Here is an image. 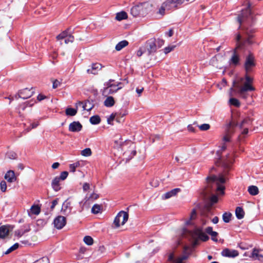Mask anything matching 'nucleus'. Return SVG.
<instances>
[{
  "mask_svg": "<svg viewBox=\"0 0 263 263\" xmlns=\"http://www.w3.org/2000/svg\"><path fill=\"white\" fill-rule=\"evenodd\" d=\"M82 126L78 121H73L69 125V130L72 132H78L82 129Z\"/></svg>",
  "mask_w": 263,
  "mask_h": 263,
  "instance_id": "14",
  "label": "nucleus"
},
{
  "mask_svg": "<svg viewBox=\"0 0 263 263\" xmlns=\"http://www.w3.org/2000/svg\"><path fill=\"white\" fill-rule=\"evenodd\" d=\"M145 48L149 54L155 52L157 50L155 41L154 40H151L147 42L145 44Z\"/></svg>",
  "mask_w": 263,
  "mask_h": 263,
  "instance_id": "10",
  "label": "nucleus"
},
{
  "mask_svg": "<svg viewBox=\"0 0 263 263\" xmlns=\"http://www.w3.org/2000/svg\"><path fill=\"white\" fill-rule=\"evenodd\" d=\"M81 106H82L83 110L87 111H90L93 108V105L89 101H86L84 104L82 103Z\"/></svg>",
  "mask_w": 263,
  "mask_h": 263,
  "instance_id": "32",
  "label": "nucleus"
},
{
  "mask_svg": "<svg viewBox=\"0 0 263 263\" xmlns=\"http://www.w3.org/2000/svg\"><path fill=\"white\" fill-rule=\"evenodd\" d=\"M166 9H170L166 1H164L161 6H159L156 12V15L161 18L163 17L165 14Z\"/></svg>",
  "mask_w": 263,
  "mask_h": 263,
  "instance_id": "9",
  "label": "nucleus"
},
{
  "mask_svg": "<svg viewBox=\"0 0 263 263\" xmlns=\"http://www.w3.org/2000/svg\"><path fill=\"white\" fill-rule=\"evenodd\" d=\"M70 205V203L69 201L67 200L65 201L62 205L61 210L63 212L66 211V210L69 209Z\"/></svg>",
  "mask_w": 263,
  "mask_h": 263,
  "instance_id": "42",
  "label": "nucleus"
},
{
  "mask_svg": "<svg viewBox=\"0 0 263 263\" xmlns=\"http://www.w3.org/2000/svg\"><path fill=\"white\" fill-rule=\"evenodd\" d=\"M92 152L90 148L87 147L81 151V155L83 157H89L91 155Z\"/></svg>",
  "mask_w": 263,
  "mask_h": 263,
  "instance_id": "35",
  "label": "nucleus"
},
{
  "mask_svg": "<svg viewBox=\"0 0 263 263\" xmlns=\"http://www.w3.org/2000/svg\"><path fill=\"white\" fill-rule=\"evenodd\" d=\"M217 233L215 231H213L211 234V238L214 241H217V239L216 238L217 236Z\"/></svg>",
  "mask_w": 263,
  "mask_h": 263,
  "instance_id": "49",
  "label": "nucleus"
},
{
  "mask_svg": "<svg viewBox=\"0 0 263 263\" xmlns=\"http://www.w3.org/2000/svg\"><path fill=\"white\" fill-rule=\"evenodd\" d=\"M206 179L209 182H214L216 183L217 185V191L219 192V194L221 195H223L224 192V187L222 185H219V183H223L225 182V179L221 176L220 175L219 176H212L208 177Z\"/></svg>",
  "mask_w": 263,
  "mask_h": 263,
  "instance_id": "5",
  "label": "nucleus"
},
{
  "mask_svg": "<svg viewBox=\"0 0 263 263\" xmlns=\"http://www.w3.org/2000/svg\"><path fill=\"white\" fill-rule=\"evenodd\" d=\"M98 197H99V196L97 194L93 193L92 194H91V195L89 197V199H91L92 200H95V199H97L98 198Z\"/></svg>",
  "mask_w": 263,
  "mask_h": 263,
  "instance_id": "51",
  "label": "nucleus"
},
{
  "mask_svg": "<svg viewBox=\"0 0 263 263\" xmlns=\"http://www.w3.org/2000/svg\"><path fill=\"white\" fill-rule=\"evenodd\" d=\"M153 5L149 3H144L134 6L131 9V14L133 16H144L153 10Z\"/></svg>",
  "mask_w": 263,
  "mask_h": 263,
  "instance_id": "1",
  "label": "nucleus"
},
{
  "mask_svg": "<svg viewBox=\"0 0 263 263\" xmlns=\"http://www.w3.org/2000/svg\"><path fill=\"white\" fill-rule=\"evenodd\" d=\"M0 189H1V190L3 192H5L6 191L7 185H6V183L5 182V181H2L0 182Z\"/></svg>",
  "mask_w": 263,
  "mask_h": 263,
  "instance_id": "47",
  "label": "nucleus"
},
{
  "mask_svg": "<svg viewBox=\"0 0 263 263\" xmlns=\"http://www.w3.org/2000/svg\"><path fill=\"white\" fill-rule=\"evenodd\" d=\"M195 235L197 237L203 241H206L209 239V237L202 232L201 229H197L195 231Z\"/></svg>",
  "mask_w": 263,
  "mask_h": 263,
  "instance_id": "21",
  "label": "nucleus"
},
{
  "mask_svg": "<svg viewBox=\"0 0 263 263\" xmlns=\"http://www.w3.org/2000/svg\"><path fill=\"white\" fill-rule=\"evenodd\" d=\"M187 257L185 256L179 257L176 259H173V255H170L168 257V259L171 261H172V263H186V260L187 259Z\"/></svg>",
  "mask_w": 263,
  "mask_h": 263,
  "instance_id": "19",
  "label": "nucleus"
},
{
  "mask_svg": "<svg viewBox=\"0 0 263 263\" xmlns=\"http://www.w3.org/2000/svg\"><path fill=\"white\" fill-rule=\"evenodd\" d=\"M218 221H219V219H218V218L217 217H216H216H214L213 218L212 220V222H213L214 224H216V223H217L218 222Z\"/></svg>",
  "mask_w": 263,
  "mask_h": 263,
  "instance_id": "60",
  "label": "nucleus"
},
{
  "mask_svg": "<svg viewBox=\"0 0 263 263\" xmlns=\"http://www.w3.org/2000/svg\"><path fill=\"white\" fill-rule=\"evenodd\" d=\"M101 65L99 63H93L87 69V72L91 74L97 73L101 69Z\"/></svg>",
  "mask_w": 263,
  "mask_h": 263,
  "instance_id": "17",
  "label": "nucleus"
},
{
  "mask_svg": "<svg viewBox=\"0 0 263 263\" xmlns=\"http://www.w3.org/2000/svg\"><path fill=\"white\" fill-rule=\"evenodd\" d=\"M241 81L243 82V84L238 91V93L241 98L247 99L248 97L247 91H254L255 89L253 86V80L252 78L246 76L245 79H241Z\"/></svg>",
  "mask_w": 263,
  "mask_h": 263,
  "instance_id": "2",
  "label": "nucleus"
},
{
  "mask_svg": "<svg viewBox=\"0 0 263 263\" xmlns=\"http://www.w3.org/2000/svg\"><path fill=\"white\" fill-rule=\"evenodd\" d=\"M82 102H78L75 104V108L68 107L65 109V114L67 116H74L77 113L78 107L81 106Z\"/></svg>",
  "mask_w": 263,
  "mask_h": 263,
  "instance_id": "11",
  "label": "nucleus"
},
{
  "mask_svg": "<svg viewBox=\"0 0 263 263\" xmlns=\"http://www.w3.org/2000/svg\"><path fill=\"white\" fill-rule=\"evenodd\" d=\"M5 179L8 182H13L16 180V178L13 171H8L5 175Z\"/></svg>",
  "mask_w": 263,
  "mask_h": 263,
  "instance_id": "20",
  "label": "nucleus"
},
{
  "mask_svg": "<svg viewBox=\"0 0 263 263\" xmlns=\"http://www.w3.org/2000/svg\"><path fill=\"white\" fill-rule=\"evenodd\" d=\"M206 232L207 233L211 235V234L213 232L212 228L211 227H208L206 229Z\"/></svg>",
  "mask_w": 263,
  "mask_h": 263,
  "instance_id": "55",
  "label": "nucleus"
},
{
  "mask_svg": "<svg viewBox=\"0 0 263 263\" xmlns=\"http://www.w3.org/2000/svg\"><path fill=\"white\" fill-rule=\"evenodd\" d=\"M33 91L28 88H24L19 92V97L23 99H27L32 96Z\"/></svg>",
  "mask_w": 263,
  "mask_h": 263,
  "instance_id": "13",
  "label": "nucleus"
},
{
  "mask_svg": "<svg viewBox=\"0 0 263 263\" xmlns=\"http://www.w3.org/2000/svg\"><path fill=\"white\" fill-rule=\"evenodd\" d=\"M32 263H49V259L46 257H42Z\"/></svg>",
  "mask_w": 263,
  "mask_h": 263,
  "instance_id": "45",
  "label": "nucleus"
},
{
  "mask_svg": "<svg viewBox=\"0 0 263 263\" xmlns=\"http://www.w3.org/2000/svg\"><path fill=\"white\" fill-rule=\"evenodd\" d=\"M89 121L92 124L96 125L100 123L101 119L99 116L96 115L91 117Z\"/></svg>",
  "mask_w": 263,
  "mask_h": 263,
  "instance_id": "34",
  "label": "nucleus"
},
{
  "mask_svg": "<svg viewBox=\"0 0 263 263\" xmlns=\"http://www.w3.org/2000/svg\"><path fill=\"white\" fill-rule=\"evenodd\" d=\"M251 15L250 4L247 2L245 6L238 14V21L240 23L243 20L248 17Z\"/></svg>",
  "mask_w": 263,
  "mask_h": 263,
  "instance_id": "7",
  "label": "nucleus"
},
{
  "mask_svg": "<svg viewBox=\"0 0 263 263\" xmlns=\"http://www.w3.org/2000/svg\"><path fill=\"white\" fill-rule=\"evenodd\" d=\"M45 96L42 94H39L37 97V100L41 101L45 98Z\"/></svg>",
  "mask_w": 263,
  "mask_h": 263,
  "instance_id": "52",
  "label": "nucleus"
},
{
  "mask_svg": "<svg viewBox=\"0 0 263 263\" xmlns=\"http://www.w3.org/2000/svg\"><path fill=\"white\" fill-rule=\"evenodd\" d=\"M248 192L251 195H256L259 193L258 188L255 185H251L248 187Z\"/></svg>",
  "mask_w": 263,
  "mask_h": 263,
  "instance_id": "30",
  "label": "nucleus"
},
{
  "mask_svg": "<svg viewBox=\"0 0 263 263\" xmlns=\"http://www.w3.org/2000/svg\"><path fill=\"white\" fill-rule=\"evenodd\" d=\"M238 254L237 251L229 249H225L221 252L222 256L227 257H235L237 256Z\"/></svg>",
  "mask_w": 263,
  "mask_h": 263,
  "instance_id": "12",
  "label": "nucleus"
},
{
  "mask_svg": "<svg viewBox=\"0 0 263 263\" xmlns=\"http://www.w3.org/2000/svg\"><path fill=\"white\" fill-rule=\"evenodd\" d=\"M248 133V129L247 128H245L243 130V131L242 132V133L243 134H247Z\"/></svg>",
  "mask_w": 263,
  "mask_h": 263,
  "instance_id": "64",
  "label": "nucleus"
},
{
  "mask_svg": "<svg viewBox=\"0 0 263 263\" xmlns=\"http://www.w3.org/2000/svg\"><path fill=\"white\" fill-rule=\"evenodd\" d=\"M61 44L71 43L74 40L73 36L67 31H63L57 36Z\"/></svg>",
  "mask_w": 263,
  "mask_h": 263,
  "instance_id": "6",
  "label": "nucleus"
},
{
  "mask_svg": "<svg viewBox=\"0 0 263 263\" xmlns=\"http://www.w3.org/2000/svg\"><path fill=\"white\" fill-rule=\"evenodd\" d=\"M235 215L237 219H241L245 216V212L242 208L237 207L235 210Z\"/></svg>",
  "mask_w": 263,
  "mask_h": 263,
  "instance_id": "27",
  "label": "nucleus"
},
{
  "mask_svg": "<svg viewBox=\"0 0 263 263\" xmlns=\"http://www.w3.org/2000/svg\"><path fill=\"white\" fill-rule=\"evenodd\" d=\"M187 130L189 132H193L194 131V128L192 125H189L187 127Z\"/></svg>",
  "mask_w": 263,
  "mask_h": 263,
  "instance_id": "58",
  "label": "nucleus"
},
{
  "mask_svg": "<svg viewBox=\"0 0 263 263\" xmlns=\"http://www.w3.org/2000/svg\"><path fill=\"white\" fill-rule=\"evenodd\" d=\"M68 175V173L66 171H64V172H62L60 174V177H59V178H60V180H64L65 179H66Z\"/></svg>",
  "mask_w": 263,
  "mask_h": 263,
  "instance_id": "48",
  "label": "nucleus"
},
{
  "mask_svg": "<svg viewBox=\"0 0 263 263\" xmlns=\"http://www.w3.org/2000/svg\"><path fill=\"white\" fill-rule=\"evenodd\" d=\"M128 42L126 40L121 41L116 45L115 49L117 51H120L123 48L127 46L128 45Z\"/></svg>",
  "mask_w": 263,
  "mask_h": 263,
  "instance_id": "29",
  "label": "nucleus"
},
{
  "mask_svg": "<svg viewBox=\"0 0 263 263\" xmlns=\"http://www.w3.org/2000/svg\"><path fill=\"white\" fill-rule=\"evenodd\" d=\"M120 83L115 82L114 80H109L105 84L104 93L111 94L117 92L119 89L122 88V87L120 86Z\"/></svg>",
  "mask_w": 263,
  "mask_h": 263,
  "instance_id": "4",
  "label": "nucleus"
},
{
  "mask_svg": "<svg viewBox=\"0 0 263 263\" xmlns=\"http://www.w3.org/2000/svg\"><path fill=\"white\" fill-rule=\"evenodd\" d=\"M180 191V189L178 188H176L171 191L165 193L163 195L162 198L164 199H168L173 196H175Z\"/></svg>",
  "mask_w": 263,
  "mask_h": 263,
  "instance_id": "23",
  "label": "nucleus"
},
{
  "mask_svg": "<svg viewBox=\"0 0 263 263\" xmlns=\"http://www.w3.org/2000/svg\"><path fill=\"white\" fill-rule=\"evenodd\" d=\"M176 47L175 45H169L164 48V52L165 54L173 51Z\"/></svg>",
  "mask_w": 263,
  "mask_h": 263,
  "instance_id": "44",
  "label": "nucleus"
},
{
  "mask_svg": "<svg viewBox=\"0 0 263 263\" xmlns=\"http://www.w3.org/2000/svg\"><path fill=\"white\" fill-rule=\"evenodd\" d=\"M198 127L201 130H206L210 128V126L209 124L204 123L199 125Z\"/></svg>",
  "mask_w": 263,
  "mask_h": 263,
  "instance_id": "46",
  "label": "nucleus"
},
{
  "mask_svg": "<svg viewBox=\"0 0 263 263\" xmlns=\"http://www.w3.org/2000/svg\"><path fill=\"white\" fill-rule=\"evenodd\" d=\"M143 51L142 50V49H139L137 51V55L138 56V57H141L143 54Z\"/></svg>",
  "mask_w": 263,
  "mask_h": 263,
  "instance_id": "57",
  "label": "nucleus"
},
{
  "mask_svg": "<svg viewBox=\"0 0 263 263\" xmlns=\"http://www.w3.org/2000/svg\"><path fill=\"white\" fill-rule=\"evenodd\" d=\"M238 62H239L238 57L236 54H234L231 59L230 64L236 65L238 63Z\"/></svg>",
  "mask_w": 263,
  "mask_h": 263,
  "instance_id": "41",
  "label": "nucleus"
},
{
  "mask_svg": "<svg viewBox=\"0 0 263 263\" xmlns=\"http://www.w3.org/2000/svg\"><path fill=\"white\" fill-rule=\"evenodd\" d=\"M101 210V205L98 204H95L93 205L91 209V212L93 214H98L99 213Z\"/></svg>",
  "mask_w": 263,
  "mask_h": 263,
  "instance_id": "38",
  "label": "nucleus"
},
{
  "mask_svg": "<svg viewBox=\"0 0 263 263\" xmlns=\"http://www.w3.org/2000/svg\"><path fill=\"white\" fill-rule=\"evenodd\" d=\"M58 199L54 200L52 202V205H51V208L53 209L54 208V206L58 204Z\"/></svg>",
  "mask_w": 263,
  "mask_h": 263,
  "instance_id": "56",
  "label": "nucleus"
},
{
  "mask_svg": "<svg viewBox=\"0 0 263 263\" xmlns=\"http://www.w3.org/2000/svg\"><path fill=\"white\" fill-rule=\"evenodd\" d=\"M251 257L254 260H257L259 261L263 262V255L260 254L258 250L253 249Z\"/></svg>",
  "mask_w": 263,
  "mask_h": 263,
  "instance_id": "18",
  "label": "nucleus"
},
{
  "mask_svg": "<svg viewBox=\"0 0 263 263\" xmlns=\"http://www.w3.org/2000/svg\"><path fill=\"white\" fill-rule=\"evenodd\" d=\"M196 210L195 209L192 210L191 215H190V219L189 220H185V223L186 224H190V221L191 220L194 219L196 217Z\"/></svg>",
  "mask_w": 263,
  "mask_h": 263,
  "instance_id": "40",
  "label": "nucleus"
},
{
  "mask_svg": "<svg viewBox=\"0 0 263 263\" xmlns=\"http://www.w3.org/2000/svg\"><path fill=\"white\" fill-rule=\"evenodd\" d=\"M227 84V82L226 81V80L223 79L222 80L221 83H220V85L222 86H225Z\"/></svg>",
  "mask_w": 263,
  "mask_h": 263,
  "instance_id": "62",
  "label": "nucleus"
},
{
  "mask_svg": "<svg viewBox=\"0 0 263 263\" xmlns=\"http://www.w3.org/2000/svg\"><path fill=\"white\" fill-rule=\"evenodd\" d=\"M104 105L106 107H111L115 104V100L112 97H108L104 102Z\"/></svg>",
  "mask_w": 263,
  "mask_h": 263,
  "instance_id": "31",
  "label": "nucleus"
},
{
  "mask_svg": "<svg viewBox=\"0 0 263 263\" xmlns=\"http://www.w3.org/2000/svg\"><path fill=\"white\" fill-rule=\"evenodd\" d=\"M211 201L213 203H216L218 201V197L216 196H213L211 197Z\"/></svg>",
  "mask_w": 263,
  "mask_h": 263,
  "instance_id": "54",
  "label": "nucleus"
},
{
  "mask_svg": "<svg viewBox=\"0 0 263 263\" xmlns=\"http://www.w3.org/2000/svg\"><path fill=\"white\" fill-rule=\"evenodd\" d=\"M189 0H185L188 2ZM170 9H171L172 7L174 8H177L178 6L182 5L185 0H166Z\"/></svg>",
  "mask_w": 263,
  "mask_h": 263,
  "instance_id": "15",
  "label": "nucleus"
},
{
  "mask_svg": "<svg viewBox=\"0 0 263 263\" xmlns=\"http://www.w3.org/2000/svg\"><path fill=\"white\" fill-rule=\"evenodd\" d=\"M232 214L230 212H224L222 214V220L226 223H228L230 221L232 218Z\"/></svg>",
  "mask_w": 263,
  "mask_h": 263,
  "instance_id": "33",
  "label": "nucleus"
},
{
  "mask_svg": "<svg viewBox=\"0 0 263 263\" xmlns=\"http://www.w3.org/2000/svg\"><path fill=\"white\" fill-rule=\"evenodd\" d=\"M59 165L58 162H54L52 164V168L53 169H56L59 166Z\"/></svg>",
  "mask_w": 263,
  "mask_h": 263,
  "instance_id": "59",
  "label": "nucleus"
},
{
  "mask_svg": "<svg viewBox=\"0 0 263 263\" xmlns=\"http://www.w3.org/2000/svg\"><path fill=\"white\" fill-rule=\"evenodd\" d=\"M223 140L225 142H227V141H229L230 139H229V138L227 137V136H225L223 138Z\"/></svg>",
  "mask_w": 263,
  "mask_h": 263,
  "instance_id": "63",
  "label": "nucleus"
},
{
  "mask_svg": "<svg viewBox=\"0 0 263 263\" xmlns=\"http://www.w3.org/2000/svg\"><path fill=\"white\" fill-rule=\"evenodd\" d=\"M228 104L230 106H234L237 107H239L240 106V101L236 98L231 97L229 101Z\"/></svg>",
  "mask_w": 263,
  "mask_h": 263,
  "instance_id": "28",
  "label": "nucleus"
},
{
  "mask_svg": "<svg viewBox=\"0 0 263 263\" xmlns=\"http://www.w3.org/2000/svg\"><path fill=\"white\" fill-rule=\"evenodd\" d=\"M143 90V88H141L140 89H137L136 92L138 94V96H140L141 93L142 92Z\"/></svg>",
  "mask_w": 263,
  "mask_h": 263,
  "instance_id": "61",
  "label": "nucleus"
},
{
  "mask_svg": "<svg viewBox=\"0 0 263 263\" xmlns=\"http://www.w3.org/2000/svg\"><path fill=\"white\" fill-rule=\"evenodd\" d=\"M19 244L18 243H14L13 246L10 247L5 252L6 254H9L11 252L17 249L18 248Z\"/></svg>",
  "mask_w": 263,
  "mask_h": 263,
  "instance_id": "43",
  "label": "nucleus"
},
{
  "mask_svg": "<svg viewBox=\"0 0 263 263\" xmlns=\"http://www.w3.org/2000/svg\"><path fill=\"white\" fill-rule=\"evenodd\" d=\"M84 242L88 246H91L93 243V239L91 237L89 236H86L84 237L83 239Z\"/></svg>",
  "mask_w": 263,
  "mask_h": 263,
  "instance_id": "37",
  "label": "nucleus"
},
{
  "mask_svg": "<svg viewBox=\"0 0 263 263\" xmlns=\"http://www.w3.org/2000/svg\"><path fill=\"white\" fill-rule=\"evenodd\" d=\"M41 211V208L37 204H33L31 206L30 211L28 212L29 215H39Z\"/></svg>",
  "mask_w": 263,
  "mask_h": 263,
  "instance_id": "22",
  "label": "nucleus"
},
{
  "mask_svg": "<svg viewBox=\"0 0 263 263\" xmlns=\"http://www.w3.org/2000/svg\"><path fill=\"white\" fill-rule=\"evenodd\" d=\"M80 166V162L77 161L69 165L70 171L72 173L75 172L76 168Z\"/></svg>",
  "mask_w": 263,
  "mask_h": 263,
  "instance_id": "39",
  "label": "nucleus"
},
{
  "mask_svg": "<svg viewBox=\"0 0 263 263\" xmlns=\"http://www.w3.org/2000/svg\"><path fill=\"white\" fill-rule=\"evenodd\" d=\"M60 84H61V83L60 81H59L57 80H54L52 83V87H53V88H56L58 87H59Z\"/></svg>",
  "mask_w": 263,
  "mask_h": 263,
  "instance_id": "50",
  "label": "nucleus"
},
{
  "mask_svg": "<svg viewBox=\"0 0 263 263\" xmlns=\"http://www.w3.org/2000/svg\"><path fill=\"white\" fill-rule=\"evenodd\" d=\"M9 233L8 227L6 226L0 227V238H5Z\"/></svg>",
  "mask_w": 263,
  "mask_h": 263,
  "instance_id": "26",
  "label": "nucleus"
},
{
  "mask_svg": "<svg viewBox=\"0 0 263 263\" xmlns=\"http://www.w3.org/2000/svg\"><path fill=\"white\" fill-rule=\"evenodd\" d=\"M66 223L65 217L62 216H58L55 218L53 221V224L55 228L57 229H61Z\"/></svg>",
  "mask_w": 263,
  "mask_h": 263,
  "instance_id": "8",
  "label": "nucleus"
},
{
  "mask_svg": "<svg viewBox=\"0 0 263 263\" xmlns=\"http://www.w3.org/2000/svg\"><path fill=\"white\" fill-rule=\"evenodd\" d=\"M128 17L126 12L122 11L116 13L115 20L118 21H121L123 20H126Z\"/></svg>",
  "mask_w": 263,
  "mask_h": 263,
  "instance_id": "25",
  "label": "nucleus"
},
{
  "mask_svg": "<svg viewBox=\"0 0 263 263\" xmlns=\"http://www.w3.org/2000/svg\"><path fill=\"white\" fill-rule=\"evenodd\" d=\"M117 116V114L113 112L107 118V123L109 125H112L114 124L113 121L115 119V118Z\"/></svg>",
  "mask_w": 263,
  "mask_h": 263,
  "instance_id": "36",
  "label": "nucleus"
},
{
  "mask_svg": "<svg viewBox=\"0 0 263 263\" xmlns=\"http://www.w3.org/2000/svg\"><path fill=\"white\" fill-rule=\"evenodd\" d=\"M60 178L58 177H56L53 179L52 181L51 185L53 189L55 191H58L61 189L60 184Z\"/></svg>",
  "mask_w": 263,
  "mask_h": 263,
  "instance_id": "24",
  "label": "nucleus"
},
{
  "mask_svg": "<svg viewBox=\"0 0 263 263\" xmlns=\"http://www.w3.org/2000/svg\"><path fill=\"white\" fill-rule=\"evenodd\" d=\"M90 186L88 183H85L83 185V189L84 191H87L89 189Z\"/></svg>",
  "mask_w": 263,
  "mask_h": 263,
  "instance_id": "53",
  "label": "nucleus"
},
{
  "mask_svg": "<svg viewBox=\"0 0 263 263\" xmlns=\"http://www.w3.org/2000/svg\"><path fill=\"white\" fill-rule=\"evenodd\" d=\"M128 218V214L126 212L123 211L119 212L114 220V227L116 229L122 227L127 222Z\"/></svg>",
  "mask_w": 263,
  "mask_h": 263,
  "instance_id": "3",
  "label": "nucleus"
},
{
  "mask_svg": "<svg viewBox=\"0 0 263 263\" xmlns=\"http://www.w3.org/2000/svg\"><path fill=\"white\" fill-rule=\"evenodd\" d=\"M254 59L252 55H249L246 59L245 63V67L247 71H249L252 67L254 66Z\"/></svg>",
  "mask_w": 263,
  "mask_h": 263,
  "instance_id": "16",
  "label": "nucleus"
}]
</instances>
